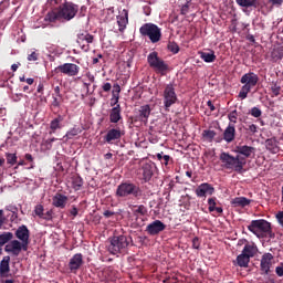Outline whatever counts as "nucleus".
<instances>
[{
    "label": "nucleus",
    "mask_w": 283,
    "mask_h": 283,
    "mask_svg": "<svg viewBox=\"0 0 283 283\" xmlns=\"http://www.w3.org/2000/svg\"><path fill=\"white\" fill-rule=\"evenodd\" d=\"M10 273V255L3 256L0 261V275L6 277Z\"/></svg>",
    "instance_id": "29"
},
{
    "label": "nucleus",
    "mask_w": 283,
    "mask_h": 283,
    "mask_svg": "<svg viewBox=\"0 0 283 283\" xmlns=\"http://www.w3.org/2000/svg\"><path fill=\"white\" fill-rule=\"evenodd\" d=\"M63 120H65V117L63 115H57L53 120H51V130L49 132V134H56V129H63Z\"/></svg>",
    "instance_id": "25"
},
{
    "label": "nucleus",
    "mask_w": 283,
    "mask_h": 283,
    "mask_svg": "<svg viewBox=\"0 0 283 283\" xmlns=\"http://www.w3.org/2000/svg\"><path fill=\"white\" fill-rule=\"evenodd\" d=\"M249 262H251V258L241 252V254L237 256V260L233 261V264L240 266L241 269H249Z\"/></svg>",
    "instance_id": "28"
},
{
    "label": "nucleus",
    "mask_w": 283,
    "mask_h": 283,
    "mask_svg": "<svg viewBox=\"0 0 283 283\" xmlns=\"http://www.w3.org/2000/svg\"><path fill=\"white\" fill-rule=\"evenodd\" d=\"M44 90H45V86L43 85V83H40L38 85L36 92L38 94H43Z\"/></svg>",
    "instance_id": "63"
},
{
    "label": "nucleus",
    "mask_w": 283,
    "mask_h": 283,
    "mask_svg": "<svg viewBox=\"0 0 283 283\" xmlns=\"http://www.w3.org/2000/svg\"><path fill=\"white\" fill-rule=\"evenodd\" d=\"M124 135L125 133H123L120 128H111L104 136V140L108 145H114V143L120 140V138H123Z\"/></svg>",
    "instance_id": "16"
},
{
    "label": "nucleus",
    "mask_w": 283,
    "mask_h": 283,
    "mask_svg": "<svg viewBox=\"0 0 283 283\" xmlns=\"http://www.w3.org/2000/svg\"><path fill=\"white\" fill-rule=\"evenodd\" d=\"M255 147L248 146V145H241L237 146V154H240L241 156H244V158H255Z\"/></svg>",
    "instance_id": "22"
},
{
    "label": "nucleus",
    "mask_w": 283,
    "mask_h": 283,
    "mask_svg": "<svg viewBox=\"0 0 283 283\" xmlns=\"http://www.w3.org/2000/svg\"><path fill=\"white\" fill-rule=\"evenodd\" d=\"M71 185L74 191H81V187H83V178L78 175H73L71 178Z\"/></svg>",
    "instance_id": "33"
},
{
    "label": "nucleus",
    "mask_w": 283,
    "mask_h": 283,
    "mask_svg": "<svg viewBox=\"0 0 283 283\" xmlns=\"http://www.w3.org/2000/svg\"><path fill=\"white\" fill-rule=\"evenodd\" d=\"M7 218V222H8V218H10V222H17V220H19V211L15 212H11L9 214L6 216Z\"/></svg>",
    "instance_id": "48"
},
{
    "label": "nucleus",
    "mask_w": 283,
    "mask_h": 283,
    "mask_svg": "<svg viewBox=\"0 0 283 283\" xmlns=\"http://www.w3.org/2000/svg\"><path fill=\"white\" fill-rule=\"evenodd\" d=\"M86 78L90 81V83H94V81H96V77L91 72L86 73Z\"/></svg>",
    "instance_id": "60"
},
{
    "label": "nucleus",
    "mask_w": 283,
    "mask_h": 283,
    "mask_svg": "<svg viewBox=\"0 0 283 283\" xmlns=\"http://www.w3.org/2000/svg\"><path fill=\"white\" fill-rule=\"evenodd\" d=\"M200 59L205 61V63H213L217 59L216 52L210 50L209 52H199Z\"/></svg>",
    "instance_id": "31"
},
{
    "label": "nucleus",
    "mask_w": 283,
    "mask_h": 283,
    "mask_svg": "<svg viewBox=\"0 0 283 283\" xmlns=\"http://www.w3.org/2000/svg\"><path fill=\"white\" fill-rule=\"evenodd\" d=\"M156 171V164L148 161L142 164V166L137 169V178L142 182H149L151 178H154V172Z\"/></svg>",
    "instance_id": "9"
},
{
    "label": "nucleus",
    "mask_w": 283,
    "mask_h": 283,
    "mask_svg": "<svg viewBox=\"0 0 283 283\" xmlns=\"http://www.w3.org/2000/svg\"><path fill=\"white\" fill-rule=\"evenodd\" d=\"M83 266V254L82 253H76L74 254L69 262V269L71 273H76L78 269Z\"/></svg>",
    "instance_id": "19"
},
{
    "label": "nucleus",
    "mask_w": 283,
    "mask_h": 283,
    "mask_svg": "<svg viewBox=\"0 0 283 283\" xmlns=\"http://www.w3.org/2000/svg\"><path fill=\"white\" fill-rule=\"evenodd\" d=\"M166 229L167 226L160 220H155L146 227V231L149 235H158V233H163Z\"/></svg>",
    "instance_id": "18"
},
{
    "label": "nucleus",
    "mask_w": 283,
    "mask_h": 283,
    "mask_svg": "<svg viewBox=\"0 0 283 283\" xmlns=\"http://www.w3.org/2000/svg\"><path fill=\"white\" fill-rule=\"evenodd\" d=\"M6 253H10L14 258L21 255V251H28V245H24L19 240H10V242L4 247Z\"/></svg>",
    "instance_id": "11"
},
{
    "label": "nucleus",
    "mask_w": 283,
    "mask_h": 283,
    "mask_svg": "<svg viewBox=\"0 0 283 283\" xmlns=\"http://www.w3.org/2000/svg\"><path fill=\"white\" fill-rule=\"evenodd\" d=\"M6 211H10L11 213H14L15 211H19V209L15 206H7Z\"/></svg>",
    "instance_id": "61"
},
{
    "label": "nucleus",
    "mask_w": 283,
    "mask_h": 283,
    "mask_svg": "<svg viewBox=\"0 0 283 283\" xmlns=\"http://www.w3.org/2000/svg\"><path fill=\"white\" fill-rule=\"evenodd\" d=\"M53 213H54V212H53L52 210H48V211L44 212V214L41 217V220H46V221L52 220Z\"/></svg>",
    "instance_id": "50"
},
{
    "label": "nucleus",
    "mask_w": 283,
    "mask_h": 283,
    "mask_svg": "<svg viewBox=\"0 0 283 283\" xmlns=\"http://www.w3.org/2000/svg\"><path fill=\"white\" fill-rule=\"evenodd\" d=\"M248 230L256 238H266L271 233V222L264 219L252 220L248 226Z\"/></svg>",
    "instance_id": "6"
},
{
    "label": "nucleus",
    "mask_w": 283,
    "mask_h": 283,
    "mask_svg": "<svg viewBox=\"0 0 283 283\" xmlns=\"http://www.w3.org/2000/svg\"><path fill=\"white\" fill-rule=\"evenodd\" d=\"M6 160H7V165H10L11 167H13V165H17V154H12V153H6Z\"/></svg>",
    "instance_id": "38"
},
{
    "label": "nucleus",
    "mask_w": 283,
    "mask_h": 283,
    "mask_svg": "<svg viewBox=\"0 0 283 283\" xmlns=\"http://www.w3.org/2000/svg\"><path fill=\"white\" fill-rule=\"evenodd\" d=\"M116 212L114 211H109V210H105L103 216L106 217V218H112V216H115Z\"/></svg>",
    "instance_id": "62"
},
{
    "label": "nucleus",
    "mask_w": 283,
    "mask_h": 283,
    "mask_svg": "<svg viewBox=\"0 0 283 283\" xmlns=\"http://www.w3.org/2000/svg\"><path fill=\"white\" fill-rule=\"evenodd\" d=\"M223 140H226V143H233V140H235V125L228 124L223 132Z\"/></svg>",
    "instance_id": "26"
},
{
    "label": "nucleus",
    "mask_w": 283,
    "mask_h": 283,
    "mask_svg": "<svg viewBox=\"0 0 283 283\" xmlns=\"http://www.w3.org/2000/svg\"><path fill=\"white\" fill-rule=\"evenodd\" d=\"M275 273L279 275V277H283V265L276 266Z\"/></svg>",
    "instance_id": "59"
},
{
    "label": "nucleus",
    "mask_w": 283,
    "mask_h": 283,
    "mask_svg": "<svg viewBox=\"0 0 283 283\" xmlns=\"http://www.w3.org/2000/svg\"><path fill=\"white\" fill-rule=\"evenodd\" d=\"M243 242H245V245L242 250V253L250 259L255 258L258 254V245L254 242L250 243L248 240H243Z\"/></svg>",
    "instance_id": "23"
},
{
    "label": "nucleus",
    "mask_w": 283,
    "mask_h": 283,
    "mask_svg": "<svg viewBox=\"0 0 283 283\" xmlns=\"http://www.w3.org/2000/svg\"><path fill=\"white\" fill-rule=\"evenodd\" d=\"M54 94L57 96V98H63V94H61V86L54 87Z\"/></svg>",
    "instance_id": "58"
},
{
    "label": "nucleus",
    "mask_w": 283,
    "mask_h": 283,
    "mask_svg": "<svg viewBox=\"0 0 283 283\" xmlns=\"http://www.w3.org/2000/svg\"><path fill=\"white\" fill-rule=\"evenodd\" d=\"M127 23H129V13L127 10H123V14L117 15V25L119 28V32H125Z\"/></svg>",
    "instance_id": "27"
},
{
    "label": "nucleus",
    "mask_w": 283,
    "mask_h": 283,
    "mask_svg": "<svg viewBox=\"0 0 283 283\" xmlns=\"http://www.w3.org/2000/svg\"><path fill=\"white\" fill-rule=\"evenodd\" d=\"M216 200H217L216 197L208 199V206H209L208 210L210 211V213L216 211V205H217Z\"/></svg>",
    "instance_id": "46"
},
{
    "label": "nucleus",
    "mask_w": 283,
    "mask_h": 283,
    "mask_svg": "<svg viewBox=\"0 0 283 283\" xmlns=\"http://www.w3.org/2000/svg\"><path fill=\"white\" fill-rule=\"evenodd\" d=\"M167 48L172 54H178V52H180V46L176 42H169Z\"/></svg>",
    "instance_id": "42"
},
{
    "label": "nucleus",
    "mask_w": 283,
    "mask_h": 283,
    "mask_svg": "<svg viewBox=\"0 0 283 283\" xmlns=\"http://www.w3.org/2000/svg\"><path fill=\"white\" fill-rule=\"evenodd\" d=\"M249 132H251L252 134H255L258 132V125L251 124L249 126Z\"/></svg>",
    "instance_id": "64"
},
{
    "label": "nucleus",
    "mask_w": 283,
    "mask_h": 283,
    "mask_svg": "<svg viewBox=\"0 0 283 283\" xmlns=\"http://www.w3.org/2000/svg\"><path fill=\"white\" fill-rule=\"evenodd\" d=\"M195 193L197 198H207V196H213L216 193V188L211 184L203 182L197 187Z\"/></svg>",
    "instance_id": "14"
},
{
    "label": "nucleus",
    "mask_w": 283,
    "mask_h": 283,
    "mask_svg": "<svg viewBox=\"0 0 283 283\" xmlns=\"http://www.w3.org/2000/svg\"><path fill=\"white\" fill-rule=\"evenodd\" d=\"M147 63L156 74H160V76H167V73L169 72V64L165 62V60L160 59L158 56V52L154 51L148 54L147 56Z\"/></svg>",
    "instance_id": "4"
},
{
    "label": "nucleus",
    "mask_w": 283,
    "mask_h": 283,
    "mask_svg": "<svg viewBox=\"0 0 283 283\" xmlns=\"http://www.w3.org/2000/svg\"><path fill=\"white\" fill-rule=\"evenodd\" d=\"M28 61H39V53L33 51L31 54L28 55Z\"/></svg>",
    "instance_id": "53"
},
{
    "label": "nucleus",
    "mask_w": 283,
    "mask_h": 283,
    "mask_svg": "<svg viewBox=\"0 0 283 283\" xmlns=\"http://www.w3.org/2000/svg\"><path fill=\"white\" fill-rule=\"evenodd\" d=\"M78 14V4L65 0L57 8L46 13L44 21L56 23V21H72Z\"/></svg>",
    "instance_id": "1"
},
{
    "label": "nucleus",
    "mask_w": 283,
    "mask_h": 283,
    "mask_svg": "<svg viewBox=\"0 0 283 283\" xmlns=\"http://www.w3.org/2000/svg\"><path fill=\"white\" fill-rule=\"evenodd\" d=\"M76 41L83 52H90V43H94V35L87 32L78 33Z\"/></svg>",
    "instance_id": "12"
},
{
    "label": "nucleus",
    "mask_w": 283,
    "mask_h": 283,
    "mask_svg": "<svg viewBox=\"0 0 283 283\" xmlns=\"http://www.w3.org/2000/svg\"><path fill=\"white\" fill-rule=\"evenodd\" d=\"M232 207H249L251 205V199H248L245 197H235L231 201Z\"/></svg>",
    "instance_id": "30"
},
{
    "label": "nucleus",
    "mask_w": 283,
    "mask_h": 283,
    "mask_svg": "<svg viewBox=\"0 0 283 283\" xmlns=\"http://www.w3.org/2000/svg\"><path fill=\"white\" fill-rule=\"evenodd\" d=\"M137 209L134 210L135 216H147V207L144 205L135 206Z\"/></svg>",
    "instance_id": "40"
},
{
    "label": "nucleus",
    "mask_w": 283,
    "mask_h": 283,
    "mask_svg": "<svg viewBox=\"0 0 283 283\" xmlns=\"http://www.w3.org/2000/svg\"><path fill=\"white\" fill-rule=\"evenodd\" d=\"M34 213L38 216V218H43V214L45 213V208H43V205H36L34 207Z\"/></svg>",
    "instance_id": "44"
},
{
    "label": "nucleus",
    "mask_w": 283,
    "mask_h": 283,
    "mask_svg": "<svg viewBox=\"0 0 283 283\" xmlns=\"http://www.w3.org/2000/svg\"><path fill=\"white\" fill-rule=\"evenodd\" d=\"M69 200L70 198H67V196L57 192L52 198V205L53 207H56V209H65Z\"/></svg>",
    "instance_id": "21"
},
{
    "label": "nucleus",
    "mask_w": 283,
    "mask_h": 283,
    "mask_svg": "<svg viewBox=\"0 0 283 283\" xmlns=\"http://www.w3.org/2000/svg\"><path fill=\"white\" fill-rule=\"evenodd\" d=\"M81 132H82L81 128L73 127L70 130H67V133L64 135V138H66V140H72V138H74V136H78Z\"/></svg>",
    "instance_id": "36"
},
{
    "label": "nucleus",
    "mask_w": 283,
    "mask_h": 283,
    "mask_svg": "<svg viewBox=\"0 0 283 283\" xmlns=\"http://www.w3.org/2000/svg\"><path fill=\"white\" fill-rule=\"evenodd\" d=\"M169 160H171V156L164 155L163 160L160 163L161 165H165L167 167V165H169Z\"/></svg>",
    "instance_id": "56"
},
{
    "label": "nucleus",
    "mask_w": 283,
    "mask_h": 283,
    "mask_svg": "<svg viewBox=\"0 0 283 283\" xmlns=\"http://www.w3.org/2000/svg\"><path fill=\"white\" fill-rule=\"evenodd\" d=\"M265 147L271 154H277L280 147H277V140L275 138H270L265 140Z\"/></svg>",
    "instance_id": "32"
},
{
    "label": "nucleus",
    "mask_w": 283,
    "mask_h": 283,
    "mask_svg": "<svg viewBox=\"0 0 283 283\" xmlns=\"http://www.w3.org/2000/svg\"><path fill=\"white\" fill-rule=\"evenodd\" d=\"M192 249H200V239L198 237L192 239Z\"/></svg>",
    "instance_id": "54"
},
{
    "label": "nucleus",
    "mask_w": 283,
    "mask_h": 283,
    "mask_svg": "<svg viewBox=\"0 0 283 283\" xmlns=\"http://www.w3.org/2000/svg\"><path fill=\"white\" fill-rule=\"evenodd\" d=\"M273 261V254L271 253H264L261 258V271L264 273V275H269L271 271V262Z\"/></svg>",
    "instance_id": "20"
},
{
    "label": "nucleus",
    "mask_w": 283,
    "mask_h": 283,
    "mask_svg": "<svg viewBox=\"0 0 283 283\" xmlns=\"http://www.w3.org/2000/svg\"><path fill=\"white\" fill-rule=\"evenodd\" d=\"M142 36H148L150 43H158L163 39V31L154 23H145L139 28Z\"/></svg>",
    "instance_id": "7"
},
{
    "label": "nucleus",
    "mask_w": 283,
    "mask_h": 283,
    "mask_svg": "<svg viewBox=\"0 0 283 283\" xmlns=\"http://www.w3.org/2000/svg\"><path fill=\"white\" fill-rule=\"evenodd\" d=\"M251 116H253L254 118H260V116H262V109H260L259 107H252L250 111Z\"/></svg>",
    "instance_id": "47"
},
{
    "label": "nucleus",
    "mask_w": 283,
    "mask_h": 283,
    "mask_svg": "<svg viewBox=\"0 0 283 283\" xmlns=\"http://www.w3.org/2000/svg\"><path fill=\"white\" fill-rule=\"evenodd\" d=\"M219 159L223 169L235 171V174H244V171H247L244 169L247 166V158L240 155L233 156L229 153L222 151L219 156Z\"/></svg>",
    "instance_id": "2"
},
{
    "label": "nucleus",
    "mask_w": 283,
    "mask_h": 283,
    "mask_svg": "<svg viewBox=\"0 0 283 283\" xmlns=\"http://www.w3.org/2000/svg\"><path fill=\"white\" fill-rule=\"evenodd\" d=\"M61 99L59 96H53L52 107H61Z\"/></svg>",
    "instance_id": "51"
},
{
    "label": "nucleus",
    "mask_w": 283,
    "mask_h": 283,
    "mask_svg": "<svg viewBox=\"0 0 283 283\" xmlns=\"http://www.w3.org/2000/svg\"><path fill=\"white\" fill-rule=\"evenodd\" d=\"M192 0H186V3L181 7V14L186 15L189 14V8H193V2Z\"/></svg>",
    "instance_id": "39"
},
{
    "label": "nucleus",
    "mask_w": 283,
    "mask_h": 283,
    "mask_svg": "<svg viewBox=\"0 0 283 283\" xmlns=\"http://www.w3.org/2000/svg\"><path fill=\"white\" fill-rule=\"evenodd\" d=\"M108 252L112 255H118V253H125L127 251V247H129V239L126 235H114L108 239Z\"/></svg>",
    "instance_id": "5"
},
{
    "label": "nucleus",
    "mask_w": 283,
    "mask_h": 283,
    "mask_svg": "<svg viewBox=\"0 0 283 283\" xmlns=\"http://www.w3.org/2000/svg\"><path fill=\"white\" fill-rule=\"evenodd\" d=\"M123 109L120 108V104H117L115 107H113L109 111V123H118L119 120H123L122 115Z\"/></svg>",
    "instance_id": "24"
},
{
    "label": "nucleus",
    "mask_w": 283,
    "mask_h": 283,
    "mask_svg": "<svg viewBox=\"0 0 283 283\" xmlns=\"http://www.w3.org/2000/svg\"><path fill=\"white\" fill-rule=\"evenodd\" d=\"M259 81H260V77L258 76V74L253 72H249L242 75L240 83H242L244 87H248L249 90H251L252 87H255V85H258Z\"/></svg>",
    "instance_id": "15"
},
{
    "label": "nucleus",
    "mask_w": 283,
    "mask_h": 283,
    "mask_svg": "<svg viewBox=\"0 0 283 283\" xmlns=\"http://www.w3.org/2000/svg\"><path fill=\"white\" fill-rule=\"evenodd\" d=\"M14 238V234L12 232H3L0 234V248L4 247V244H8L10 241H12Z\"/></svg>",
    "instance_id": "34"
},
{
    "label": "nucleus",
    "mask_w": 283,
    "mask_h": 283,
    "mask_svg": "<svg viewBox=\"0 0 283 283\" xmlns=\"http://www.w3.org/2000/svg\"><path fill=\"white\" fill-rule=\"evenodd\" d=\"M202 136L208 140H213L216 138V130H203Z\"/></svg>",
    "instance_id": "45"
},
{
    "label": "nucleus",
    "mask_w": 283,
    "mask_h": 283,
    "mask_svg": "<svg viewBox=\"0 0 283 283\" xmlns=\"http://www.w3.org/2000/svg\"><path fill=\"white\" fill-rule=\"evenodd\" d=\"M238 6L241 8H256L258 0H237Z\"/></svg>",
    "instance_id": "35"
},
{
    "label": "nucleus",
    "mask_w": 283,
    "mask_h": 283,
    "mask_svg": "<svg viewBox=\"0 0 283 283\" xmlns=\"http://www.w3.org/2000/svg\"><path fill=\"white\" fill-rule=\"evenodd\" d=\"M163 103L165 112H169L172 105L178 103V94H176V87L172 83L165 86L163 92Z\"/></svg>",
    "instance_id": "8"
},
{
    "label": "nucleus",
    "mask_w": 283,
    "mask_h": 283,
    "mask_svg": "<svg viewBox=\"0 0 283 283\" xmlns=\"http://www.w3.org/2000/svg\"><path fill=\"white\" fill-rule=\"evenodd\" d=\"M249 92H251V88H249V86H242L241 91L239 92V98H241V101H244V98L249 96Z\"/></svg>",
    "instance_id": "43"
},
{
    "label": "nucleus",
    "mask_w": 283,
    "mask_h": 283,
    "mask_svg": "<svg viewBox=\"0 0 283 283\" xmlns=\"http://www.w3.org/2000/svg\"><path fill=\"white\" fill-rule=\"evenodd\" d=\"M116 198H122V200H127V198H135V200H140L143 198V189L140 186L126 180L122 181L115 191Z\"/></svg>",
    "instance_id": "3"
},
{
    "label": "nucleus",
    "mask_w": 283,
    "mask_h": 283,
    "mask_svg": "<svg viewBox=\"0 0 283 283\" xmlns=\"http://www.w3.org/2000/svg\"><path fill=\"white\" fill-rule=\"evenodd\" d=\"M281 90L282 87L277 85V83H273V85L271 86V92L272 94H274V96H280Z\"/></svg>",
    "instance_id": "49"
},
{
    "label": "nucleus",
    "mask_w": 283,
    "mask_h": 283,
    "mask_svg": "<svg viewBox=\"0 0 283 283\" xmlns=\"http://www.w3.org/2000/svg\"><path fill=\"white\" fill-rule=\"evenodd\" d=\"M228 120H230L229 124L235 125L238 123V109H234L228 114Z\"/></svg>",
    "instance_id": "41"
},
{
    "label": "nucleus",
    "mask_w": 283,
    "mask_h": 283,
    "mask_svg": "<svg viewBox=\"0 0 283 283\" xmlns=\"http://www.w3.org/2000/svg\"><path fill=\"white\" fill-rule=\"evenodd\" d=\"M149 116H151V106L148 104L139 107L138 114L135 116V123H149Z\"/></svg>",
    "instance_id": "13"
},
{
    "label": "nucleus",
    "mask_w": 283,
    "mask_h": 283,
    "mask_svg": "<svg viewBox=\"0 0 283 283\" xmlns=\"http://www.w3.org/2000/svg\"><path fill=\"white\" fill-rule=\"evenodd\" d=\"M276 220H277L279 224H281V227H283V211H279L276 213Z\"/></svg>",
    "instance_id": "57"
},
{
    "label": "nucleus",
    "mask_w": 283,
    "mask_h": 283,
    "mask_svg": "<svg viewBox=\"0 0 283 283\" xmlns=\"http://www.w3.org/2000/svg\"><path fill=\"white\" fill-rule=\"evenodd\" d=\"M114 90H113V98H115V103L111 104L112 107H114V105L118 104V99L120 98V85L118 84H114Z\"/></svg>",
    "instance_id": "37"
},
{
    "label": "nucleus",
    "mask_w": 283,
    "mask_h": 283,
    "mask_svg": "<svg viewBox=\"0 0 283 283\" xmlns=\"http://www.w3.org/2000/svg\"><path fill=\"white\" fill-rule=\"evenodd\" d=\"M103 92H112V83L106 82L102 85Z\"/></svg>",
    "instance_id": "55"
},
{
    "label": "nucleus",
    "mask_w": 283,
    "mask_h": 283,
    "mask_svg": "<svg viewBox=\"0 0 283 283\" xmlns=\"http://www.w3.org/2000/svg\"><path fill=\"white\" fill-rule=\"evenodd\" d=\"M15 238L20 240L21 244H24L28 248L30 244V230L28 229V226H20L15 231Z\"/></svg>",
    "instance_id": "17"
},
{
    "label": "nucleus",
    "mask_w": 283,
    "mask_h": 283,
    "mask_svg": "<svg viewBox=\"0 0 283 283\" xmlns=\"http://www.w3.org/2000/svg\"><path fill=\"white\" fill-rule=\"evenodd\" d=\"M80 72L81 66L74 63H64L52 71L53 74H64V76H78Z\"/></svg>",
    "instance_id": "10"
},
{
    "label": "nucleus",
    "mask_w": 283,
    "mask_h": 283,
    "mask_svg": "<svg viewBox=\"0 0 283 283\" xmlns=\"http://www.w3.org/2000/svg\"><path fill=\"white\" fill-rule=\"evenodd\" d=\"M269 3H271V6H273L274 8H281L283 0H269Z\"/></svg>",
    "instance_id": "52"
}]
</instances>
